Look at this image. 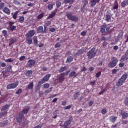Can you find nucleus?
<instances>
[{
  "mask_svg": "<svg viewBox=\"0 0 128 128\" xmlns=\"http://www.w3.org/2000/svg\"><path fill=\"white\" fill-rule=\"evenodd\" d=\"M30 108H28L23 110L22 113L20 112L19 115L16 117V120L18 124H22V118H24V114H28Z\"/></svg>",
  "mask_w": 128,
  "mask_h": 128,
  "instance_id": "nucleus-1",
  "label": "nucleus"
},
{
  "mask_svg": "<svg viewBox=\"0 0 128 128\" xmlns=\"http://www.w3.org/2000/svg\"><path fill=\"white\" fill-rule=\"evenodd\" d=\"M88 58L89 60H92L96 56V48H92L89 52L87 54Z\"/></svg>",
  "mask_w": 128,
  "mask_h": 128,
  "instance_id": "nucleus-2",
  "label": "nucleus"
},
{
  "mask_svg": "<svg viewBox=\"0 0 128 128\" xmlns=\"http://www.w3.org/2000/svg\"><path fill=\"white\" fill-rule=\"evenodd\" d=\"M66 17L68 20H72V22H76L78 20V18L72 16V14L71 13H67Z\"/></svg>",
  "mask_w": 128,
  "mask_h": 128,
  "instance_id": "nucleus-3",
  "label": "nucleus"
},
{
  "mask_svg": "<svg viewBox=\"0 0 128 128\" xmlns=\"http://www.w3.org/2000/svg\"><path fill=\"white\" fill-rule=\"evenodd\" d=\"M74 120V118H72V116L70 117V118L68 120L66 121V122L64 123V124L62 126L64 128H68V126H70L72 124V120Z\"/></svg>",
  "mask_w": 128,
  "mask_h": 128,
  "instance_id": "nucleus-4",
  "label": "nucleus"
},
{
  "mask_svg": "<svg viewBox=\"0 0 128 128\" xmlns=\"http://www.w3.org/2000/svg\"><path fill=\"white\" fill-rule=\"evenodd\" d=\"M118 59H114L111 62L109 63V68H116L118 64Z\"/></svg>",
  "mask_w": 128,
  "mask_h": 128,
  "instance_id": "nucleus-5",
  "label": "nucleus"
},
{
  "mask_svg": "<svg viewBox=\"0 0 128 128\" xmlns=\"http://www.w3.org/2000/svg\"><path fill=\"white\" fill-rule=\"evenodd\" d=\"M18 86V82H17L15 84H12L8 85L7 90H14V88H16Z\"/></svg>",
  "mask_w": 128,
  "mask_h": 128,
  "instance_id": "nucleus-6",
  "label": "nucleus"
},
{
  "mask_svg": "<svg viewBox=\"0 0 128 128\" xmlns=\"http://www.w3.org/2000/svg\"><path fill=\"white\" fill-rule=\"evenodd\" d=\"M36 61L35 60H30L28 61V66L32 68L36 66Z\"/></svg>",
  "mask_w": 128,
  "mask_h": 128,
  "instance_id": "nucleus-7",
  "label": "nucleus"
},
{
  "mask_svg": "<svg viewBox=\"0 0 128 128\" xmlns=\"http://www.w3.org/2000/svg\"><path fill=\"white\" fill-rule=\"evenodd\" d=\"M8 24H9V28H10V30L11 32H14L16 30V26H14V22H9Z\"/></svg>",
  "mask_w": 128,
  "mask_h": 128,
  "instance_id": "nucleus-8",
  "label": "nucleus"
},
{
  "mask_svg": "<svg viewBox=\"0 0 128 128\" xmlns=\"http://www.w3.org/2000/svg\"><path fill=\"white\" fill-rule=\"evenodd\" d=\"M36 34V31L34 30H30L26 34V38H32Z\"/></svg>",
  "mask_w": 128,
  "mask_h": 128,
  "instance_id": "nucleus-9",
  "label": "nucleus"
},
{
  "mask_svg": "<svg viewBox=\"0 0 128 128\" xmlns=\"http://www.w3.org/2000/svg\"><path fill=\"white\" fill-rule=\"evenodd\" d=\"M90 2L92 8H94L96 6V4L100 2V0H92Z\"/></svg>",
  "mask_w": 128,
  "mask_h": 128,
  "instance_id": "nucleus-10",
  "label": "nucleus"
},
{
  "mask_svg": "<svg viewBox=\"0 0 128 128\" xmlns=\"http://www.w3.org/2000/svg\"><path fill=\"white\" fill-rule=\"evenodd\" d=\"M18 42V39L12 38L9 40V46H12V44H14Z\"/></svg>",
  "mask_w": 128,
  "mask_h": 128,
  "instance_id": "nucleus-11",
  "label": "nucleus"
},
{
  "mask_svg": "<svg viewBox=\"0 0 128 128\" xmlns=\"http://www.w3.org/2000/svg\"><path fill=\"white\" fill-rule=\"evenodd\" d=\"M106 28H108V25L106 24H104L101 26V28H100L101 34H106Z\"/></svg>",
  "mask_w": 128,
  "mask_h": 128,
  "instance_id": "nucleus-12",
  "label": "nucleus"
},
{
  "mask_svg": "<svg viewBox=\"0 0 128 128\" xmlns=\"http://www.w3.org/2000/svg\"><path fill=\"white\" fill-rule=\"evenodd\" d=\"M56 11L52 12V13L47 18V20H50V18H52L56 16Z\"/></svg>",
  "mask_w": 128,
  "mask_h": 128,
  "instance_id": "nucleus-13",
  "label": "nucleus"
},
{
  "mask_svg": "<svg viewBox=\"0 0 128 128\" xmlns=\"http://www.w3.org/2000/svg\"><path fill=\"white\" fill-rule=\"evenodd\" d=\"M120 114L122 116V118L125 120L126 118H128V113L124 111H122Z\"/></svg>",
  "mask_w": 128,
  "mask_h": 128,
  "instance_id": "nucleus-14",
  "label": "nucleus"
},
{
  "mask_svg": "<svg viewBox=\"0 0 128 128\" xmlns=\"http://www.w3.org/2000/svg\"><path fill=\"white\" fill-rule=\"evenodd\" d=\"M3 12H4L6 14H8V16H10V8H8L6 7H5L3 9Z\"/></svg>",
  "mask_w": 128,
  "mask_h": 128,
  "instance_id": "nucleus-15",
  "label": "nucleus"
},
{
  "mask_svg": "<svg viewBox=\"0 0 128 128\" xmlns=\"http://www.w3.org/2000/svg\"><path fill=\"white\" fill-rule=\"evenodd\" d=\"M38 34H44V27L42 26H39L37 29Z\"/></svg>",
  "mask_w": 128,
  "mask_h": 128,
  "instance_id": "nucleus-16",
  "label": "nucleus"
},
{
  "mask_svg": "<svg viewBox=\"0 0 128 128\" xmlns=\"http://www.w3.org/2000/svg\"><path fill=\"white\" fill-rule=\"evenodd\" d=\"M106 18L107 22H110V20H112V17L110 16V13H108L106 14Z\"/></svg>",
  "mask_w": 128,
  "mask_h": 128,
  "instance_id": "nucleus-17",
  "label": "nucleus"
},
{
  "mask_svg": "<svg viewBox=\"0 0 128 128\" xmlns=\"http://www.w3.org/2000/svg\"><path fill=\"white\" fill-rule=\"evenodd\" d=\"M116 120H118V117H115L114 116H112L110 118V122L113 124H114V122H116Z\"/></svg>",
  "mask_w": 128,
  "mask_h": 128,
  "instance_id": "nucleus-18",
  "label": "nucleus"
},
{
  "mask_svg": "<svg viewBox=\"0 0 128 128\" xmlns=\"http://www.w3.org/2000/svg\"><path fill=\"white\" fill-rule=\"evenodd\" d=\"M74 60V57L70 56L69 57H68L67 60L66 62V63L68 64H70V62H73Z\"/></svg>",
  "mask_w": 128,
  "mask_h": 128,
  "instance_id": "nucleus-19",
  "label": "nucleus"
},
{
  "mask_svg": "<svg viewBox=\"0 0 128 128\" xmlns=\"http://www.w3.org/2000/svg\"><path fill=\"white\" fill-rule=\"evenodd\" d=\"M68 70V67L66 66H64V67H62L61 68H60V70H58V72L60 74H62V72H66Z\"/></svg>",
  "mask_w": 128,
  "mask_h": 128,
  "instance_id": "nucleus-20",
  "label": "nucleus"
},
{
  "mask_svg": "<svg viewBox=\"0 0 128 128\" xmlns=\"http://www.w3.org/2000/svg\"><path fill=\"white\" fill-rule=\"evenodd\" d=\"M10 105L6 104L4 106H3L2 109V112H6V110H8V108H10Z\"/></svg>",
  "mask_w": 128,
  "mask_h": 128,
  "instance_id": "nucleus-21",
  "label": "nucleus"
},
{
  "mask_svg": "<svg viewBox=\"0 0 128 128\" xmlns=\"http://www.w3.org/2000/svg\"><path fill=\"white\" fill-rule=\"evenodd\" d=\"M26 42H27V44H32V38H29V37H26Z\"/></svg>",
  "mask_w": 128,
  "mask_h": 128,
  "instance_id": "nucleus-22",
  "label": "nucleus"
},
{
  "mask_svg": "<svg viewBox=\"0 0 128 128\" xmlns=\"http://www.w3.org/2000/svg\"><path fill=\"white\" fill-rule=\"evenodd\" d=\"M74 78L78 76V74H76V72L74 71H72L70 74V78Z\"/></svg>",
  "mask_w": 128,
  "mask_h": 128,
  "instance_id": "nucleus-23",
  "label": "nucleus"
},
{
  "mask_svg": "<svg viewBox=\"0 0 128 128\" xmlns=\"http://www.w3.org/2000/svg\"><path fill=\"white\" fill-rule=\"evenodd\" d=\"M12 66L11 65L9 66L7 68L5 72L8 73V72H12Z\"/></svg>",
  "mask_w": 128,
  "mask_h": 128,
  "instance_id": "nucleus-24",
  "label": "nucleus"
},
{
  "mask_svg": "<svg viewBox=\"0 0 128 128\" xmlns=\"http://www.w3.org/2000/svg\"><path fill=\"white\" fill-rule=\"evenodd\" d=\"M128 74H124L122 76V78L120 80H126V78H128Z\"/></svg>",
  "mask_w": 128,
  "mask_h": 128,
  "instance_id": "nucleus-25",
  "label": "nucleus"
},
{
  "mask_svg": "<svg viewBox=\"0 0 128 128\" xmlns=\"http://www.w3.org/2000/svg\"><path fill=\"white\" fill-rule=\"evenodd\" d=\"M34 88V82H31L29 85H28V88H26V90H32Z\"/></svg>",
  "mask_w": 128,
  "mask_h": 128,
  "instance_id": "nucleus-26",
  "label": "nucleus"
},
{
  "mask_svg": "<svg viewBox=\"0 0 128 128\" xmlns=\"http://www.w3.org/2000/svg\"><path fill=\"white\" fill-rule=\"evenodd\" d=\"M33 72H34L32 70H27L26 72V76H32Z\"/></svg>",
  "mask_w": 128,
  "mask_h": 128,
  "instance_id": "nucleus-27",
  "label": "nucleus"
},
{
  "mask_svg": "<svg viewBox=\"0 0 128 128\" xmlns=\"http://www.w3.org/2000/svg\"><path fill=\"white\" fill-rule=\"evenodd\" d=\"M46 14H44V12H42L41 14H40L39 16H38L37 18L38 20H42V18H44V15Z\"/></svg>",
  "mask_w": 128,
  "mask_h": 128,
  "instance_id": "nucleus-28",
  "label": "nucleus"
},
{
  "mask_svg": "<svg viewBox=\"0 0 128 128\" xmlns=\"http://www.w3.org/2000/svg\"><path fill=\"white\" fill-rule=\"evenodd\" d=\"M127 4H128V0H126V1H124L121 4V6L124 8H126V6Z\"/></svg>",
  "mask_w": 128,
  "mask_h": 128,
  "instance_id": "nucleus-29",
  "label": "nucleus"
},
{
  "mask_svg": "<svg viewBox=\"0 0 128 128\" xmlns=\"http://www.w3.org/2000/svg\"><path fill=\"white\" fill-rule=\"evenodd\" d=\"M20 13V11H16L14 14L12 16V18H14V20H16V18H18V14Z\"/></svg>",
  "mask_w": 128,
  "mask_h": 128,
  "instance_id": "nucleus-30",
  "label": "nucleus"
},
{
  "mask_svg": "<svg viewBox=\"0 0 128 128\" xmlns=\"http://www.w3.org/2000/svg\"><path fill=\"white\" fill-rule=\"evenodd\" d=\"M50 76H52V75H50V74H48L42 80H48Z\"/></svg>",
  "mask_w": 128,
  "mask_h": 128,
  "instance_id": "nucleus-31",
  "label": "nucleus"
},
{
  "mask_svg": "<svg viewBox=\"0 0 128 128\" xmlns=\"http://www.w3.org/2000/svg\"><path fill=\"white\" fill-rule=\"evenodd\" d=\"M75 0H64L65 4H72L74 2Z\"/></svg>",
  "mask_w": 128,
  "mask_h": 128,
  "instance_id": "nucleus-32",
  "label": "nucleus"
},
{
  "mask_svg": "<svg viewBox=\"0 0 128 128\" xmlns=\"http://www.w3.org/2000/svg\"><path fill=\"white\" fill-rule=\"evenodd\" d=\"M19 22L20 24H24V17L20 16L19 18Z\"/></svg>",
  "mask_w": 128,
  "mask_h": 128,
  "instance_id": "nucleus-33",
  "label": "nucleus"
},
{
  "mask_svg": "<svg viewBox=\"0 0 128 128\" xmlns=\"http://www.w3.org/2000/svg\"><path fill=\"white\" fill-rule=\"evenodd\" d=\"M56 8H60L62 6V2L60 0H58L56 2Z\"/></svg>",
  "mask_w": 128,
  "mask_h": 128,
  "instance_id": "nucleus-34",
  "label": "nucleus"
},
{
  "mask_svg": "<svg viewBox=\"0 0 128 128\" xmlns=\"http://www.w3.org/2000/svg\"><path fill=\"white\" fill-rule=\"evenodd\" d=\"M64 78H66V75L64 73L62 74L60 78V80H64Z\"/></svg>",
  "mask_w": 128,
  "mask_h": 128,
  "instance_id": "nucleus-35",
  "label": "nucleus"
},
{
  "mask_svg": "<svg viewBox=\"0 0 128 128\" xmlns=\"http://www.w3.org/2000/svg\"><path fill=\"white\" fill-rule=\"evenodd\" d=\"M8 114V112L4 111V112H2L0 114V118H3V116H6Z\"/></svg>",
  "mask_w": 128,
  "mask_h": 128,
  "instance_id": "nucleus-36",
  "label": "nucleus"
},
{
  "mask_svg": "<svg viewBox=\"0 0 128 128\" xmlns=\"http://www.w3.org/2000/svg\"><path fill=\"white\" fill-rule=\"evenodd\" d=\"M8 121L6 120L2 124H1L2 128H4V126H8Z\"/></svg>",
  "mask_w": 128,
  "mask_h": 128,
  "instance_id": "nucleus-37",
  "label": "nucleus"
},
{
  "mask_svg": "<svg viewBox=\"0 0 128 128\" xmlns=\"http://www.w3.org/2000/svg\"><path fill=\"white\" fill-rule=\"evenodd\" d=\"M122 84H124L123 80H120L116 84V86L120 87V86H122Z\"/></svg>",
  "mask_w": 128,
  "mask_h": 128,
  "instance_id": "nucleus-38",
  "label": "nucleus"
},
{
  "mask_svg": "<svg viewBox=\"0 0 128 128\" xmlns=\"http://www.w3.org/2000/svg\"><path fill=\"white\" fill-rule=\"evenodd\" d=\"M34 44L37 46L38 44V37H34Z\"/></svg>",
  "mask_w": 128,
  "mask_h": 128,
  "instance_id": "nucleus-39",
  "label": "nucleus"
},
{
  "mask_svg": "<svg viewBox=\"0 0 128 128\" xmlns=\"http://www.w3.org/2000/svg\"><path fill=\"white\" fill-rule=\"evenodd\" d=\"M53 8H54V4H50L48 6V10H52Z\"/></svg>",
  "mask_w": 128,
  "mask_h": 128,
  "instance_id": "nucleus-40",
  "label": "nucleus"
},
{
  "mask_svg": "<svg viewBox=\"0 0 128 128\" xmlns=\"http://www.w3.org/2000/svg\"><path fill=\"white\" fill-rule=\"evenodd\" d=\"M101 112L102 114H106V112H108V111L106 110V108H104L102 110Z\"/></svg>",
  "mask_w": 128,
  "mask_h": 128,
  "instance_id": "nucleus-41",
  "label": "nucleus"
},
{
  "mask_svg": "<svg viewBox=\"0 0 128 128\" xmlns=\"http://www.w3.org/2000/svg\"><path fill=\"white\" fill-rule=\"evenodd\" d=\"M52 25V21H48L45 24L46 26H50Z\"/></svg>",
  "mask_w": 128,
  "mask_h": 128,
  "instance_id": "nucleus-42",
  "label": "nucleus"
},
{
  "mask_svg": "<svg viewBox=\"0 0 128 128\" xmlns=\"http://www.w3.org/2000/svg\"><path fill=\"white\" fill-rule=\"evenodd\" d=\"M6 62H14V60H12V58H9L6 60H5Z\"/></svg>",
  "mask_w": 128,
  "mask_h": 128,
  "instance_id": "nucleus-43",
  "label": "nucleus"
},
{
  "mask_svg": "<svg viewBox=\"0 0 128 128\" xmlns=\"http://www.w3.org/2000/svg\"><path fill=\"white\" fill-rule=\"evenodd\" d=\"M44 82H46V81H41V82H40L38 84L37 86H38V88H40V86H42V84H44Z\"/></svg>",
  "mask_w": 128,
  "mask_h": 128,
  "instance_id": "nucleus-44",
  "label": "nucleus"
},
{
  "mask_svg": "<svg viewBox=\"0 0 128 128\" xmlns=\"http://www.w3.org/2000/svg\"><path fill=\"white\" fill-rule=\"evenodd\" d=\"M84 8H86V6H88V0H85L84 2Z\"/></svg>",
  "mask_w": 128,
  "mask_h": 128,
  "instance_id": "nucleus-45",
  "label": "nucleus"
},
{
  "mask_svg": "<svg viewBox=\"0 0 128 128\" xmlns=\"http://www.w3.org/2000/svg\"><path fill=\"white\" fill-rule=\"evenodd\" d=\"M72 108V105H70V106H67L66 108H64V110H70V108Z\"/></svg>",
  "mask_w": 128,
  "mask_h": 128,
  "instance_id": "nucleus-46",
  "label": "nucleus"
},
{
  "mask_svg": "<svg viewBox=\"0 0 128 128\" xmlns=\"http://www.w3.org/2000/svg\"><path fill=\"white\" fill-rule=\"evenodd\" d=\"M44 34H47L48 32V27L46 26H44V30H43Z\"/></svg>",
  "mask_w": 128,
  "mask_h": 128,
  "instance_id": "nucleus-47",
  "label": "nucleus"
},
{
  "mask_svg": "<svg viewBox=\"0 0 128 128\" xmlns=\"http://www.w3.org/2000/svg\"><path fill=\"white\" fill-rule=\"evenodd\" d=\"M102 76V72H100L96 74V76L97 78H98L99 76Z\"/></svg>",
  "mask_w": 128,
  "mask_h": 128,
  "instance_id": "nucleus-48",
  "label": "nucleus"
},
{
  "mask_svg": "<svg viewBox=\"0 0 128 128\" xmlns=\"http://www.w3.org/2000/svg\"><path fill=\"white\" fill-rule=\"evenodd\" d=\"M61 46L62 45H60V42H58L55 46V48H60Z\"/></svg>",
  "mask_w": 128,
  "mask_h": 128,
  "instance_id": "nucleus-49",
  "label": "nucleus"
},
{
  "mask_svg": "<svg viewBox=\"0 0 128 128\" xmlns=\"http://www.w3.org/2000/svg\"><path fill=\"white\" fill-rule=\"evenodd\" d=\"M22 92V90L20 89L16 92V94H20Z\"/></svg>",
  "mask_w": 128,
  "mask_h": 128,
  "instance_id": "nucleus-50",
  "label": "nucleus"
},
{
  "mask_svg": "<svg viewBox=\"0 0 128 128\" xmlns=\"http://www.w3.org/2000/svg\"><path fill=\"white\" fill-rule=\"evenodd\" d=\"M122 36H124V34H122V33H120L118 35V38H119V40H120V38H122Z\"/></svg>",
  "mask_w": 128,
  "mask_h": 128,
  "instance_id": "nucleus-51",
  "label": "nucleus"
},
{
  "mask_svg": "<svg viewBox=\"0 0 128 128\" xmlns=\"http://www.w3.org/2000/svg\"><path fill=\"white\" fill-rule=\"evenodd\" d=\"M118 72V70L114 69L112 71V74H116V72Z\"/></svg>",
  "mask_w": 128,
  "mask_h": 128,
  "instance_id": "nucleus-52",
  "label": "nucleus"
},
{
  "mask_svg": "<svg viewBox=\"0 0 128 128\" xmlns=\"http://www.w3.org/2000/svg\"><path fill=\"white\" fill-rule=\"evenodd\" d=\"M124 104H125V106H128V98H126L125 99Z\"/></svg>",
  "mask_w": 128,
  "mask_h": 128,
  "instance_id": "nucleus-53",
  "label": "nucleus"
},
{
  "mask_svg": "<svg viewBox=\"0 0 128 128\" xmlns=\"http://www.w3.org/2000/svg\"><path fill=\"white\" fill-rule=\"evenodd\" d=\"M4 8V3H1L0 4V10H2V8Z\"/></svg>",
  "mask_w": 128,
  "mask_h": 128,
  "instance_id": "nucleus-54",
  "label": "nucleus"
},
{
  "mask_svg": "<svg viewBox=\"0 0 128 128\" xmlns=\"http://www.w3.org/2000/svg\"><path fill=\"white\" fill-rule=\"evenodd\" d=\"M2 34H4V36H8V31L4 30Z\"/></svg>",
  "mask_w": 128,
  "mask_h": 128,
  "instance_id": "nucleus-55",
  "label": "nucleus"
},
{
  "mask_svg": "<svg viewBox=\"0 0 128 128\" xmlns=\"http://www.w3.org/2000/svg\"><path fill=\"white\" fill-rule=\"evenodd\" d=\"M50 32H56V28H52L50 29Z\"/></svg>",
  "mask_w": 128,
  "mask_h": 128,
  "instance_id": "nucleus-56",
  "label": "nucleus"
},
{
  "mask_svg": "<svg viewBox=\"0 0 128 128\" xmlns=\"http://www.w3.org/2000/svg\"><path fill=\"white\" fill-rule=\"evenodd\" d=\"M52 88H50L49 90H46L45 92H46V94H50V92H52Z\"/></svg>",
  "mask_w": 128,
  "mask_h": 128,
  "instance_id": "nucleus-57",
  "label": "nucleus"
},
{
  "mask_svg": "<svg viewBox=\"0 0 128 128\" xmlns=\"http://www.w3.org/2000/svg\"><path fill=\"white\" fill-rule=\"evenodd\" d=\"M26 60V57L24 56H22L20 58V62H22V60Z\"/></svg>",
  "mask_w": 128,
  "mask_h": 128,
  "instance_id": "nucleus-58",
  "label": "nucleus"
},
{
  "mask_svg": "<svg viewBox=\"0 0 128 128\" xmlns=\"http://www.w3.org/2000/svg\"><path fill=\"white\" fill-rule=\"evenodd\" d=\"M106 89H104L101 92H100L99 93V94L102 96V94H104V92H106Z\"/></svg>",
  "mask_w": 128,
  "mask_h": 128,
  "instance_id": "nucleus-59",
  "label": "nucleus"
},
{
  "mask_svg": "<svg viewBox=\"0 0 128 128\" xmlns=\"http://www.w3.org/2000/svg\"><path fill=\"white\" fill-rule=\"evenodd\" d=\"M81 35L82 36H86V32H82L81 33Z\"/></svg>",
  "mask_w": 128,
  "mask_h": 128,
  "instance_id": "nucleus-60",
  "label": "nucleus"
},
{
  "mask_svg": "<svg viewBox=\"0 0 128 128\" xmlns=\"http://www.w3.org/2000/svg\"><path fill=\"white\" fill-rule=\"evenodd\" d=\"M44 88H50V84H44Z\"/></svg>",
  "mask_w": 128,
  "mask_h": 128,
  "instance_id": "nucleus-61",
  "label": "nucleus"
},
{
  "mask_svg": "<svg viewBox=\"0 0 128 128\" xmlns=\"http://www.w3.org/2000/svg\"><path fill=\"white\" fill-rule=\"evenodd\" d=\"M72 55V52H67V53L66 54V56H71Z\"/></svg>",
  "mask_w": 128,
  "mask_h": 128,
  "instance_id": "nucleus-62",
  "label": "nucleus"
},
{
  "mask_svg": "<svg viewBox=\"0 0 128 128\" xmlns=\"http://www.w3.org/2000/svg\"><path fill=\"white\" fill-rule=\"evenodd\" d=\"M78 96H79L78 93H76V94H75L74 96V100H76V98H78Z\"/></svg>",
  "mask_w": 128,
  "mask_h": 128,
  "instance_id": "nucleus-63",
  "label": "nucleus"
},
{
  "mask_svg": "<svg viewBox=\"0 0 128 128\" xmlns=\"http://www.w3.org/2000/svg\"><path fill=\"white\" fill-rule=\"evenodd\" d=\"M124 63H120L119 64V67L120 68H124Z\"/></svg>",
  "mask_w": 128,
  "mask_h": 128,
  "instance_id": "nucleus-64",
  "label": "nucleus"
}]
</instances>
